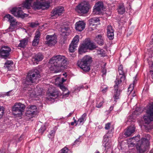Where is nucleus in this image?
<instances>
[{
    "instance_id": "f257e3e1",
    "label": "nucleus",
    "mask_w": 153,
    "mask_h": 153,
    "mask_svg": "<svg viewBox=\"0 0 153 153\" xmlns=\"http://www.w3.org/2000/svg\"><path fill=\"white\" fill-rule=\"evenodd\" d=\"M145 137L142 138L140 140V135L134 137L131 139L132 141H134L137 144L136 148L137 152L139 153H143L146 151V149L149 145L150 136L147 134Z\"/></svg>"
},
{
    "instance_id": "f03ea898",
    "label": "nucleus",
    "mask_w": 153,
    "mask_h": 153,
    "mask_svg": "<svg viewBox=\"0 0 153 153\" xmlns=\"http://www.w3.org/2000/svg\"><path fill=\"white\" fill-rule=\"evenodd\" d=\"M51 62L53 64L51 66L55 73L61 71V68H65L67 65V60L64 56L60 55L54 56L50 59Z\"/></svg>"
},
{
    "instance_id": "7ed1b4c3",
    "label": "nucleus",
    "mask_w": 153,
    "mask_h": 153,
    "mask_svg": "<svg viewBox=\"0 0 153 153\" xmlns=\"http://www.w3.org/2000/svg\"><path fill=\"white\" fill-rule=\"evenodd\" d=\"M125 79V77L124 76H121L120 78H117L114 81L115 84L114 86L113 94L114 101L115 102L117 100L120 99V93L123 87L122 82L124 81Z\"/></svg>"
},
{
    "instance_id": "20e7f679",
    "label": "nucleus",
    "mask_w": 153,
    "mask_h": 153,
    "mask_svg": "<svg viewBox=\"0 0 153 153\" xmlns=\"http://www.w3.org/2000/svg\"><path fill=\"white\" fill-rule=\"evenodd\" d=\"M92 62V58L86 55L78 61L77 65L84 71L88 72L90 70V65Z\"/></svg>"
},
{
    "instance_id": "39448f33",
    "label": "nucleus",
    "mask_w": 153,
    "mask_h": 153,
    "mask_svg": "<svg viewBox=\"0 0 153 153\" xmlns=\"http://www.w3.org/2000/svg\"><path fill=\"white\" fill-rule=\"evenodd\" d=\"M40 76L39 71L37 69H34L29 72L26 78V82L29 84L35 83Z\"/></svg>"
},
{
    "instance_id": "423d86ee",
    "label": "nucleus",
    "mask_w": 153,
    "mask_h": 153,
    "mask_svg": "<svg viewBox=\"0 0 153 153\" xmlns=\"http://www.w3.org/2000/svg\"><path fill=\"white\" fill-rule=\"evenodd\" d=\"M91 6L88 1H83L76 7V10L79 13L85 14L88 12Z\"/></svg>"
},
{
    "instance_id": "0eeeda50",
    "label": "nucleus",
    "mask_w": 153,
    "mask_h": 153,
    "mask_svg": "<svg viewBox=\"0 0 153 153\" xmlns=\"http://www.w3.org/2000/svg\"><path fill=\"white\" fill-rule=\"evenodd\" d=\"M146 115H144L143 118L145 124H149L153 121V103L150 105L146 111Z\"/></svg>"
},
{
    "instance_id": "6e6552de",
    "label": "nucleus",
    "mask_w": 153,
    "mask_h": 153,
    "mask_svg": "<svg viewBox=\"0 0 153 153\" xmlns=\"http://www.w3.org/2000/svg\"><path fill=\"white\" fill-rule=\"evenodd\" d=\"M11 48L7 46H2L0 48V57L1 58L6 59L10 58Z\"/></svg>"
},
{
    "instance_id": "1a4fd4ad",
    "label": "nucleus",
    "mask_w": 153,
    "mask_h": 153,
    "mask_svg": "<svg viewBox=\"0 0 153 153\" xmlns=\"http://www.w3.org/2000/svg\"><path fill=\"white\" fill-rule=\"evenodd\" d=\"M25 106L20 102L15 103L12 108L13 114H15L22 115V112L24 111Z\"/></svg>"
},
{
    "instance_id": "9d476101",
    "label": "nucleus",
    "mask_w": 153,
    "mask_h": 153,
    "mask_svg": "<svg viewBox=\"0 0 153 153\" xmlns=\"http://www.w3.org/2000/svg\"><path fill=\"white\" fill-rule=\"evenodd\" d=\"M10 11L14 16L19 18H24L25 17V16L27 15V14L24 13L22 11L21 7H13L10 10Z\"/></svg>"
},
{
    "instance_id": "9b49d317",
    "label": "nucleus",
    "mask_w": 153,
    "mask_h": 153,
    "mask_svg": "<svg viewBox=\"0 0 153 153\" xmlns=\"http://www.w3.org/2000/svg\"><path fill=\"white\" fill-rule=\"evenodd\" d=\"M105 129L106 130H108L106 134L104 135L105 137H112L114 132V128L113 126H111L110 123H108L105 124Z\"/></svg>"
},
{
    "instance_id": "f8f14e48",
    "label": "nucleus",
    "mask_w": 153,
    "mask_h": 153,
    "mask_svg": "<svg viewBox=\"0 0 153 153\" xmlns=\"http://www.w3.org/2000/svg\"><path fill=\"white\" fill-rule=\"evenodd\" d=\"M46 43L49 46L55 45L57 42L56 38L53 35H47L46 37Z\"/></svg>"
},
{
    "instance_id": "ddd939ff",
    "label": "nucleus",
    "mask_w": 153,
    "mask_h": 153,
    "mask_svg": "<svg viewBox=\"0 0 153 153\" xmlns=\"http://www.w3.org/2000/svg\"><path fill=\"white\" fill-rule=\"evenodd\" d=\"M64 11V8L62 7H59L53 9L51 12L52 16H59L63 13Z\"/></svg>"
},
{
    "instance_id": "4468645a",
    "label": "nucleus",
    "mask_w": 153,
    "mask_h": 153,
    "mask_svg": "<svg viewBox=\"0 0 153 153\" xmlns=\"http://www.w3.org/2000/svg\"><path fill=\"white\" fill-rule=\"evenodd\" d=\"M6 18L8 19V21L10 23V25L11 27H16L17 25V22H16V19L13 17L9 14H7L4 17V19Z\"/></svg>"
},
{
    "instance_id": "2eb2a0df",
    "label": "nucleus",
    "mask_w": 153,
    "mask_h": 153,
    "mask_svg": "<svg viewBox=\"0 0 153 153\" xmlns=\"http://www.w3.org/2000/svg\"><path fill=\"white\" fill-rule=\"evenodd\" d=\"M103 4L102 1H99L96 3L93 10V12L94 13H98L102 10H103Z\"/></svg>"
},
{
    "instance_id": "dca6fc26",
    "label": "nucleus",
    "mask_w": 153,
    "mask_h": 153,
    "mask_svg": "<svg viewBox=\"0 0 153 153\" xmlns=\"http://www.w3.org/2000/svg\"><path fill=\"white\" fill-rule=\"evenodd\" d=\"M36 111L37 107L36 105H32L28 106L26 111V115L27 116L28 115L33 117V115L36 114Z\"/></svg>"
},
{
    "instance_id": "f3484780",
    "label": "nucleus",
    "mask_w": 153,
    "mask_h": 153,
    "mask_svg": "<svg viewBox=\"0 0 153 153\" xmlns=\"http://www.w3.org/2000/svg\"><path fill=\"white\" fill-rule=\"evenodd\" d=\"M111 137H105L104 135L102 140V146L106 149H108L111 147V142L109 140V138Z\"/></svg>"
},
{
    "instance_id": "a211bd4d",
    "label": "nucleus",
    "mask_w": 153,
    "mask_h": 153,
    "mask_svg": "<svg viewBox=\"0 0 153 153\" xmlns=\"http://www.w3.org/2000/svg\"><path fill=\"white\" fill-rule=\"evenodd\" d=\"M107 37L110 40H112L114 38V30L112 26L108 25L107 26Z\"/></svg>"
},
{
    "instance_id": "6ab92c4d",
    "label": "nucleus",
    "mask_w": 153,
    "mask_h": 153,
    "mask_svg": "<svg viewBox=\"0 0 153 153\" xmlns=\"http://www.w3.org/2000/svg\"><path fill=\"white\" fill-rule=\"evenodd\" d=\"M135 127L134 126H130L126 130L124 134L126 137L130 136L135 131Z\"/></svg>"
},
{
    "instance_id": "aec40b11",
    "label": "nucleus",
    "mask_w": 153,
    "mask_h": 153,
    "mask_svg": "<svg viewBox=\"0 0 153 153\" xmlns=\"http://www.w3.org/2000/svg\"><path fill=\"white\" fill-rule=\"evenodd\" d=\"M40 35L41 33L39 31H36V32L35 36L32 42L33 46H35L39 44Z\"/></svg>"
},
{
    "instance_id": "412c9836",
    "label": "nucleus",
    "mask_w": 153,
    "mask_h": 153,
    "mask_svg": "<svg viewBox=\"0 0 153 153\" xmlns=\"http://www.w3.org/2000/svg\"><path fill=\"white\" fill-rule=\"evenodd\" d=\"M75 27L76 30L81 31L84 29L85 25L83 22L79 21L76 23L75 24Z\"/></svg>"
},
{
    "instance_id": "4be33fe9",
    "label": "nucleus",
    "mask_w": 153,
    "mask_h": 153,
    "mask_svg": "<svg viewBox=\"0 0 153 153\" xmlns=\"http://www.w3.org/2000/svg\"><path fill=\"white\" fill-rule=\"evenodd\" d=\"M86 116L87 114L86 113L83 114L77 121L76 126L82 125L86 120Z\"/></svg>"
},
{
    "instance_id": "5701e85b",
    "label": "nucleus",
    "mask_w": 153,
    "mask_h": 153,
    "mask_svg": "<svg viewBox=\"0 0 153 153\" xmlns=\"http://www.w3.org/2000/svg\"><path fill=\"white\" fill-rule=\"evenodd\" d=\"M44 56L42 53H38L36 54L32 58L33 60H34L38 64V62L41 61L43 59Z\"/></svg>"
},
{
    "instance_id": "b1692460",
    "label": "nucleus",
    "mask_w": 153,
    "mask_h": 153,
    "mask_svg": "<svg viewBox=\"0 0 153 153\" xmlns=\"http://www.w3.org/2000/svg\"><path fill=\"white\" fill-rule=\"evenodd\" d=\"M88 49L87 46L86 45L85 41L79 46L78 52L79 54H82V53L85 52Z\"/></svg>"
},
{
    "instance_id": "393cba45",
    "label": "nucleus",
    "mask_w": 153,
    "mask_h": 153,
    "mask_svg": "<svg viewBox=\"0 0 153 153\" xmlns=\"http://www.w3.org/2000/svg\"><path fill=\"white\" fill-rule=\"evenodd\" d=\"M95 41L100 45H102L104 44V41L103 38L101 35H98L95 38Z\"/></svg>"
},
{
    "instance_id": "a878e982",
    "label": "nucleus",
    "mask_w": 153,
    "mask_h": 153,
    "mask_svg": "<svg viewBox=\"0 0 153 153\" xmlns=\"http://www.w3.org/2000/svg\"><path fill=\"white\" fill-rule=\"evenodd\" d=\"M33 0H26L22 3V7L27 9H30Z\"/></svg>"
},
{
    "instance_id": "bb28decb",
    "label": "nucleus",
    "mask_w": 153,
    "mask_h": 153,
    "mask_svg": "<svg viewBox=\"0 0 153 153\" xmlns=\"http://www.w3.org/2000/svg\"><path fill=\"white\" fill-rule=\"evenodd\" d=\"M117 11L120 14H123L126 12V9L124 4L122 3L119 4L117 8Z\"/></svg>"
},
{
    "instance_id": "cd10ccee",
    "label": "nucleus",
    "mask_w": 153,
    "mask_h": 153,
    "mask_svg": "<svg viewBox=\"0 0 153 153\" xmlns=\"http://www.w3.org/2000/svg\"><path fill=\"white\" fill-rule=\"evenodd\" d=\"M100 20L99 18H93L89 20V25L91 26L97 25L98 23H100Z\"/></svg>"
},
{
    "instance_id": "c85d7f7f",
    "label": "nucleus",
    "mask_w": 153,
    "mask_h": 153,
    "mask_svg": "<svg viewBox=\"0 0 153 153\" xmlns=\"http://www.w3.org/2000/svg\"><path fill=\"white\" fill-rule=\"evenodd\" d=\"M85 42L88 49L92 50L96 48V45L93 42H91L89 41H85Z\"/></svg>"
},
{
    "instance_id": "c756f323",
    "label": "nucleus",
    "mask_w": 153,
    "mask_h": 153,
    "mask_svg": "<svg viewBox=\"0 0 153 153\" xmlns=\"http://www.w3.org/2000/svg\"><path fill=\"white\" fill-rule=\"evenodd\" d=\"M33 7L35 10L40 9L42 8L41 2L36 1L34 2Z\"/></svg>"
},
{
    "instance_id": "7c9ffc66",
    "label": "nucleus",
    "mask_w": 153,
    "mask_h": 153,
    "mask_svg": "<svg viewBox=\"0 0 153 153\" xmlns=\"http://www.w3.org/2000/svg\"><path fill=\"white\" fill-rule=\"evenodd\" d=\"M61 32L63 34H64V35L67 36H68L69 33V28L68 27H62L60 30Z\"/></svg>"
},
{
    "instance_id": "2f4dec72",
    "label": "nucleus",
    "mask_w": 153,
    "mask_h": 153,
    "mask_svg": "<svg viewBox=\"0 0 153 153\" xmlns=\"http://www.w3.org/2000/svg\"><path fill=\"white\" fill-rule=\"evenodd\" d=\"M58 94L57 92H53L49 96L48 99L51 101L54 100V99L58 97Z\"/></svg>"
},
{
    "instance_id": "473e14b6",
    "label": "nucleus",
    "mask_w": 153,
    "mask_h": 153,
    "mask_svg": "<svg viewBox=\"0 0 153 153\" xmlns=\"http://www.w3.org/2000/svg\"><path fill=\"white\" fill-rule=\"evenodd\" d=\"M27 40L25 39L20 41V43L18 45V46L22 48H24L25 47L27 44Z\"/></svg>"
},
{
    "instance_id": "72a5a7b5",
    "label": "nucleus",
    "mask_w": 153,
    "mask_h": 153,
    "mask_svg": "<svg viewBox=\"0 0 153 153\" xmlns=\"http://www.w3.org/2000/svg\"><path fill=\"white\" fill-rule=\"evenodd\" d=\"M76 44L71 43L69 47V51L70 52L73 53L75 51L76 48L77 47Z\"/></svg>"
},
{
    "instance_id": "f704fd0d",
    "label": "nucleus",
    "mask_w": 153,
    "mask_h": 153,
    "mask_svg": "<svg viewBox=\"0 0 153 153\" xmlns=\"http://www.w3.org/2000/svg\"><path fill=\"white\" fill-rule=\"evenodd\" d=\"M50 3L46 2H41L42 8L43 10L49 8Z\"/></svg>"
},
{
    "instance_id": "c9c22d12",
    "label": "nucleus",
    "mask_w": 153,
    "mask_h": 153,
    "mask_svg": "<svg viewBox=\"0 0 153 153\" xmlns=\"http://www.w3.org/2000/svg\"><path fill=\"white\" fill-rule=\"evenodd\" d=\"M13 62L12 60H7L4 63V67L7 68L8 69H9V68L10 67V66L13 65Z\"/></svg>"
},
{
    "instance_id": "e433bc0d",
    "label": "nucleus",
    "mask_w": 153,
    "mask_h": 153,
    "mask_svg": "<svg viewBox=\"0 0 153 153\" xmlns=\"http://www.w3.org/2000/svg\"><path fill=\"white\" fill-rule=\"evenodd\" d=\"M55 133L56 131L55 129H53L51 130L49 134H48V137L50 139H51V140H53Z\"/></svg>"
},
{
    "instance_id": "4c0bfd02",
    "label": "nucleus",
    "mask_w": 153,
    "mask_h": 153,
    "mask_svg": "<svg viewBox=\"0 0 153 153\" xmlns=\"http://www.w3.org/2000/svg\"><path fill=\"white\" fill-rule=\"evenodd\" d=\"M118 71L119 74L121 76H123L126 78L124 72L123 70V66L122 65H120L118 67Z\"/></svg>"
},
{
    "instance_id": "58836bf2",
    "label": "nucleus",
    "mask_w": 153,
    "mask_h": 153,
    "mask_svg": "<svg viewBox=\"0 0 153 153\" xmlns=\"http://www.w3.org/2000/svg\"><path fill=\"white\" fill-rule=\"evenodd\" d=\"M82 136H80L75 141L74 143H72L73 146L78 145L82 141V139H81Z\"/></svg>"
},
{
    "instance_id": "ea45409f",
    "label": "nucleus",
    "mask_w": 153,
    "mask_h": 153,
    "mask_svg": "<svg viewBox=\"0 0 153 153\" xmlns=\"http://www.w3.org/2000/svg\"><path fill=\"white\" fill-rule=\"evenodd\" d=\"M79 40V37L78 35H76L72 41L71 43L74 44H76L77 45Z\"/></svg>"
},
{
    "instance_id": "a19ab883",
    "label": "nucleus",
    "mask_w": 153,
    "mask_h": 153,
    "mask_svg": "<svg viewBox=\"0 0 153 153\" xmlns=\"http://www.w3.org/2000/svg\"><path fill=\"white\" fill-rule=\"evenodd\" d=\"M46 129V126L45 125H42L39 130V131L42 134Z\"/></svg>"
},
{
    "instance_id": "79ce46f5",
    "label": "nucleus",
    "mask_w": 153,
    "mask_h": 153,
    "mask_svg": "<svg viewBox=\"0 0 153 153\" xmlns=\"http://www.w3.org/2000/svg\"><path fill=\"white\" fill-rule=\"evenodd\" d=\"M38 25H39V24L38 22H31L29 23L30 26L32 28L36 27Z\"/></svg>"
},
{
    "instance_id": "37998d69",
    "label": "nucleus",
    "mask_w": 153,
    "mask_h": 153,
    "mask_svg": "<svg viewBox=\"0 0 153 153\" xmlns=\"http://www.w3.org/2000/svg\"><path fill=\"white\" fill-rule=\"evenodd\" d=\"M104 102L103 101L100 102L99 103L97 102L96 105V107L98 108H100L103 107V104Z\"/></svg>"
},
{
    "instance_id": "c03bdc74",
    "label": "nucleus",
    "mask_w": 153,
    "mask_h": 153,
    "mask_svg": "<svg viewBox=\"0 0 153 153\" xmlns=\"http://www.w3.org/2000/svg\"><path fill=\"white\" fill-rule=\"evenodd\" d=\"M102 93H104L106 92L107 91L108 87L107 86L104 85L103 86H102Z\"/></svg>"
},
{
    "instance_id": "a18cd8bd",
    "label": "nucleus",
    "mask_w": 153,
    "mask_h": 153,
    "mask_svg": "<svg viewBox=\"0 0 153 153\" xmlns=\"http://www.w3.org/2000/svg\"><path fill=\"white\" fill-rule=\"evenodd\" d=\"M24 137L25 136L23 134L19 138H18V139L16 140V144L17 143L22 141V140L23 139Z\"/></svg>"
},
{
    "instance_id": "49530a36",
    "label": "nucleus",
    "mask_w": 153,
    "mask_h": 153,
    "mask_svg": "<svg viewBox=\"0 0 153 153\" xmlns=\"http://www.w3.org/2000/svg\"><path fill=\"white\" fill-rule=\"evenodd\" d=\"M60 88L63 91H65L67 90V88L62 84L59 85Z\"/></svg>"
},
{
    "instance_id": "de8ad7c7",
    "label": "nucleus",
    "mask_w": 153,
    "mask_h": 153,
    "mask_svg": "<svg viewBox=\"0 0 153 153\" xmlns=\"http://www.w3.org/2000/svg\"><path fill=\"white\" fill-rule=\"evenodd\" d=\"M15 28V27H11V26L10 25L9 28L7 29V30L8 32H12L14 30V29Z\"/></svg>"
},
{
    "instance_id": "09e8293b",
    "label": "nucleus",
    "mask_w": 153,
    "mask_h": 153,
    "mask_svg": "<svg viewBox=\"0 0 153 153\" xmlns=\"http://www.w3.org/2000/svg\"><path fill=\"white\" fill-rule=\"evenodd\" d=\"M132 142L130 143H128V146L129 147H134L136 145V143H134V141H132Z\"/></svg>"
},
{
    "instance_id": "8fccbe9b",
    "label": "nucleus",
    "mask_w": 153,
    "mask_h": 153,
    "mask_svg": "<svg viewBox=\"0 0 153 153\" xmlns=\"http://www.w3.org/2000/svg\"><path fill=\"white\" fill-rule=\"evenodd\" d=\"M1 110L0 111V118L2 117L4 113V110L3 107L1 108Z\"/></svg>"
},
{
    "instance_id": "3c124183",
    "label": "nucleus",
    "mask_w": 153,
    "mask_h": 153,
    "mask_svg": "<svg viewBox=\"0 0 153 153\" xmlns=\"http://www.w3.org/2000/svg\"><path fill=\"white\" fill-rule=\"evenodd\" d=\"M102 73L103 75H106V69L105 67H104L102 69Z\"/></svg>"
},
{
    "instance_id": "603ef678",
    "label": "nucleus",
    "mask_w": 153,
    "mask_h": 153,
    "mask_svg": "<svg viewBox=\"0 0 153 153\" xmlns=\"http://www.w3.org/2000/svg\"><path fill=\"white\" fill-rule=\"evenodd\" d=\"M5 149H2L0 150V153H5Z\"/></svg>"
},
{
    "instance_id": "864d4df0",
    "label": "nucleus",
    "mask_w": 153,
    "mask_h": 153,
    "mask_svg": "<svg viewBox=\"0 0 153 153\" xmlns=\"http://www.w3.org/2000/svg\"><path fill=\"white\" fill-rule=\"evenodd\" d=\"M150 72L151 73V77L152 79H153V70H150Z\"/></svg>"
},
{
    "instance_id": "5fc2aeb1",
    "label": "nucleus",
    "mask_w": 153,
    "mask_h": 153,
    "mask_svg": "<svg viewBox=\"0 0 153 153\" xmlns=\"http://www.w3.org/2000/svg\"><path fill=\"white\" fill-rule=\"evenodd\" d=\"M74 111H73L72 112H71L68 115V117H70L74 113Z\"/></svg>"
},
{
    "instance_id": "6e6d98bb",
    "label": "nucleus",
    "mask_w": 153,
    "mask_h": 153,
    "mask_svg": "<svg viewBox=\"0 0 153 153\" xmlns=\"http://www.w3.org/2000/svg\"><path fill=\"white\" fill-rule=\"evenodd\" d=\"M11 92V91H8L6 93V95L7 96H10V93Z\"/></svg>"
},
{
    "instance_id": "4d7b16f0",
    "label": "nucleus",
    "mask_w": 153,
    "mask_h": 153,
    "mask_svg": "<svg viewBox=\"0 0 153 153\" xmlns=\"http://www.w3.org/2000/svg\"><path fill=\"white\" fill-rule=\"evenodd\" d=\"M66 81V79H65L64 78H62V82H64L65 81Z\"/></svg>"
},
{
    "instance_id": "13d9d810",
    "label": "nucleus",
    "mask_w": 153,
    "mask_h": 153,
    "mask_svg": "<svg viewBox=\"0 0 153 153\" xmlns=\"http://www.w3.org/2000/svg\"><path fill=\"white\" fill-rule=\"evenodd\" d=\"M69 91H68L67 93L65 94H63V95L67 96H68L69 95Z\"/></svg>"
},
{
    "instance_id": "bf43d9fd",
    "label": "nucleus",
    "mask_w": 153,
    "mask_h": 153,
    "mask_svg": "<svg viewBox=\"0 0 153 153\" xmlns=\"http://www.w3.org/2000/svg\"><path fill=\"white\" fill-rule=\"evenodd\" d=\"M113 109V107H112V106H111L110 107V108H109V110L110 111H112Z\"/></svg>"
},
{
    "instance_id": "052dcab7",
    "label": "nucleus",
    "mask_w": 153,
    "mask_h": 153,
    "mask_svg": "<svg viewBox=\"0 0 153 153\" xmlns=\"http://www.w3.org/2000/svg\"><path fill=\"white\" fill-rule=\"evenodd\" d=\"M73 119L74 120V122L76 123L77 121H76V120L75 119V117H74Z\"/></svg>"
},
{
    "instance_id": "680f3d73",
    "label": "nucleus",
    "mask_w": 153,
    "mask_h": 153,
    "mask_svg": "<svg viewBox=\"0 0 153 153\" xmlns=\"http://www.w3.org/2000/svg\"><path fill=\"white\" fill-rule=\"evenodd\" d=\"M75 123H74V122H72L71 123V126H73V125H74V124Z\"/></svg>"
},
{
    "instance_id": "e2e57ef3",
    "label": "nucleus",
    "mask_w": 153,
    "mask_h": 153,
    "mask_svg": "<svg viewBox=\"0 0 153 153\" xmlns=\"http://www.w3.org/2000/svg\"><path fill=\"white\" fill-rule=\"evenodd\" d=\"M128 89L129 91L130 90V91L131 92L132 90L133 89L132 88H130L129 87V88H128Z\"/></svg>"
},
{
    "instance_id": "0e129e2a",
    "label": "nucleus",
    "mask_w": 153,
    "mask_h": 153,
    "mask_svg": "<svg viewBox=\"0 0 153 153\" xmlns=\"http://www.w3.org/2000/svg\"><path fill=\"white\" fill-rule=\"evenodd\" d=\"M149 153H153V149H152V150H151Z\"/></svg>"
},
{
    "instance_id": "69168bd1",
    "label": "nucleus",
    "mask_w": 153,
    "mask_h": 153,
    "mask_svg": "<svg viewBox=\"0 0 153 153\" xmlns=\"http://www.w3.org/2000/svg\"><path fill=\"white\" fill-rule=\"evenodd\" d=\"M94 153H100V152L99 151L97 150Z\"/></svg>"
},
{
    "instance_id": "338daca9",
    "label": "nucleus",
    "mask_w": 153,
    "mask_h": 153,
    "mask_svg": "<svg viewBox=\"0 0 153 153\" xmlns=\"http://www.w3.org/2000/svg\"><path fill=\"white\" fill-rule=\"evenodd\" d=\"M3 108V107L0 106V111H1V108Z\"/></svg>"
},
{
    "instance_id": "774afa93",
    "label": "nucleus",
    "mask_w": 153,
    "mask_h": 153,
    "mask_svg": "<svg viewBox=\"0 0 153 153\" xmlns=\"http://www.w3.org/2000/svg\"><path fill=\"white\" fill-rule=\"evenodd\" d=\"M66 74H65H65H63V75H64V76H65V75H66Z\"/></svg>"
}]
</instances>
